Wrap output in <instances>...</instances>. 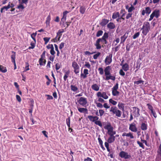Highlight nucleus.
Here are the masks:
<instances>
[{"mask_svg": "<svg viewBox=\"0 0 161 161\" xmlns=\"http://www.w3.org/2000/svg\"><path fill=\"white\" fill-rule=\"evenodd\" d=\"M43 40L45 42V44H47V43L49 42V40L50 39V37H45L43 38Z\"/></svg>", "mask_w": 161, "mask_h": 161, "instance_id": "obj_49", "label": "nucleus"}, {"mask_svg": "<svg viewBox=\"0 0 161 161\" xmlns=\"http://www.w3.org/2000/svg\"><path fill=\"white\" fill-rule=\"evenodd\" d=\"M151 29V26L150 23L148 22H145L143 24L142 28L141 30H142V33L144 36H146L149 31Z\"/></svg>", "mask_w": 161, "mask_h": 161, "instance_id": "obj_1", "label": "nucleus"}, {"mask_svg": "<svg viewBox=\"0 0 161 161\" xmlns=\"http://www.w3.org/2000/svg\"><path fill=\"white\" fill-rule=\"evenodd\" d=\"M0 71L3 73H5L7 71V69L6 67L0 65Z\"/></svg>", "mask_w": 161, "mask_h": 161, "instance_id": "obj_34", "label": "nucleus"}, {"mask_svg": "<svg viewBox=\"0 0 161 161\" xmlns=\"http://www.w3.org/2000/svg\"><path fill=\"white\" fill-rule=\"evenodd\" d=\"M69 13V12L67 11H65L63 12V16L61 19V21L63 22H64L66 20L67 14Z\"/></svg>", "mask_w": 161, "mask_h": 161, "instance_id": "obj_21", "label": "nucleus"}, {"mask_svg": "<svg viewBox=\"0 0 161 161\" xmlns=\"http://www.w3.org/2000/svg\"><path fill=\"white\" fill-rule=\"evenodd\" d=\"M151 11V10L150 8L149 7H147L145 8V10H143L142 12V15H144L145 13L149 14H150Z\"/></svg>", "mask_w": 161, "mask_h": 161, "instance_id": "obj_12", "label": "nucleus"}, {"mask_svg": "<svg viewBox=\"0 0 161 161\" xmlns=\"http://www.w3.org/2000/svg\"><path fill=\"white\" fill-rule=\"evenodd\" d=\"M125 104L124 103H119L118 106L119 109L122 110V111H124L125 108Z\"/></svg>", "mask_w": 161, "mask_h": 161, "instance_id": "obj_30", "label": "nucleus"}, {"mask_svg": "<svg viewBox=\"0 0 161 161\" xmlns=\"http://www.w3.org/2000/svg\"><path fill=\"white\" fill-rule=\"evenodd\" d=\"M108 37V34L107 32H105L103 34V35L100 39H107Z\"/></svg>", "mask_w": 161, "mask_h": 161, "instance_id": "obj_39", "label": "nucleus"}, {"mask_svg": "<svg viewBox=\"0 0 161 161\" xmlns=\"http://www.w3.org/2000/svg\"><path fill=\"white\" fill-rule=\"evenodd\" d=\"M51 16L50 15H49L47 17L46 20V23L47 25V26H50V22L51 20Z\"/></svg>", "mask_w": 161, "mask_h": 161, "instance_id": "obj_28", "label": "nucleus"}, {"mask_svg": "<svg viewBox=\"0 0 161 161\" xmlns=\"http://www.w3.org/2000/svg\"><path fill=\"white\" fill-rule=\"evenodd\" d=\"M133 109V114L135 117H138L140 115V109L137 107H132Z\"/></svg>", "mask_w": 161, "mask_h": 161, "instance_id": "obj_8", "label": "nucleus"}, {"mask_svg": "<svg viewBox=\"0 0 161 161\" xmlns=\"http://www.w3.org/2000/svg\"><path fill=\"white\" fill-rule=\"evenodd\" d=\"M132 13H129L126 14V19H128L129 18L131 17L132 15Z\"/></svg>", "mask_w": 161, "mask_h": 161, "instance_id": "obj_62", "label": "nucleus"}, {"mask_svg": "<svg viewBox=\"0 0 161 161\" xmlns=\"http://www.w3.org/2000/svg\"><path fill=\"white\" fill-rule=\"evenodd\" d=\"M141 128L142 130H146L147 129V124L145 123H142L141 125Z\"/></svg>", "mask_w": 161, "mask_h": 161, "instance_id": "obj_31", "label": "nucleus"}, {"mask_svg": "<svg viewBox=\"0 0 161 161\" xmlns=\"http://www.w3.org/2000/svg\"><path fill=\"white\" fill-rule=\"evenodd\" d=\"M96 53V52H93L92 53H90L89 51H86L84 52V53L86 55H90L92 54L93 53Z\"/></svg>", "mask_w": 161, "mask_h": 161, "instance_id": "obj_59", "label": "nucleus"}, {"mask_svg": "<svg viewBox=\"0 0 161 161\" xmlns=\"http://www.w3.org/2000/svg\"><path fill=\"white\" fill-rule=\"evenodd\" d=\"M113 54L110 53L108 56H107L104 60V62L106 65L110 64L112 61V57Z\"/></svg>", "mask_w": 161, "mask_h": 161, "instance_id": "obj_7", "label": "nucleus"}, {"mask_svg": "<svg viewBox=\"0 0 161 161\" xmlns=\"http://www.w3.org/2000/svg\"><path fill=\"white\" fill-rule=\"evenodd\" d=\"M64 32V29H60L58 30V32L57 33V36H61L62 35V33Z\"/></svg>", "mask_w": 161, "mask_h": 161, "instance_id": "obj_38", "label": "nucleus"}, {"mask_svg": "<svg viewBox=\"0 0 161 161\" xmlns=\"http://www.w3.org/2000/svg\"><path fill=\"white\" fill-rule=\"evenodd\" d=\"M144 82V81L142 80H139L137 81H134V84H135L136 85H139L140 84L142 83L143 84V83Z\"/></svg>", "mask_w": 161, "mask_h": 161, "instance_id": "obj_56", "label": "nucleus"}, {"mask_svg": "<svg viewBox=\"0 0 161 161\" xmlns=\"http://www.w3.org/2000/svg\"><path fill=\"white\" fill-rule=\"evenodd\" d=\"M107 27L109 29H113L115 28V25L113 23L110 22L108 24Z\"/></svg>", "mask_w": 161, "mask_h": 161, "instance_id": "obj_24", "label": "nucleus"}, {"mask_svg": "<svg viewBox=\"0 0 161 161\" xmlns=\"http://www.w3.org/2000/svg\"><path fill=\"white\" fill-rule=\"evenodd\" d=\"M111 69V67L109 66H108L105 68L104 70V72L106 77L110 75V70Z\"/></svg>", "mask_w": 161, "mask_h": 161, "instance_id": "obj_15", "label": "nucleus"}, {"mask_svg": "<svg viewBox=\"0 0 161 161\" xmlns=\"http://www.w3.org/2000/svg\"><path fill=\"white\" fill-rule=\"evenodd\" d=\"M119 93V92L117 90L112 91V94L113 96H118Z\"/></svg>", "mask_w": 161, "mask_h": 161, "instance_id": "obj_44", "label": "nucleus"}, {"mask_svg": "<svg viewBox=\"0 0 161 161\" xmlns=\"http://www.w3.org/2000/svg\"><path fill=\"white\" fill-rule=\"evenodd\" d=\"M127 37V36L126 35V34H125L123 36H121L120 37L121 41L120 44L124 43Z\"/></svg>", "mask_w": 161, "mask_h": 161, "instance_id": "obj_26", "label": "nucleus"}, {"mask_svg": "<svg viewBox=\"0 0 161 161\" xmlns=\"http://www.w3.org/2000/svg\"><path fill=\"white\" fill-rule=\"evenodd\" d=\"M12 53L13 54L11 55V61L12 63L15 62V58L16 56L15 52L12 51Z\"/></svg>", "mask_w": 161, "mask_h": 161, "instance_id": "obj_27", "label": "nucleus"}, {"mask_svg": "<svg viewBox=\"0 0 161 161\" xmlns=\"http://www.w3.org/2000/svg\"><path fill=\"white\" fill-rule=\"evenodd\" d=\"M109 103H111L114 105H116L117 103V102L116 101L113 100L112 99H109Z\"/></svg>", "mask_w": 161, "mask_h": 161, "instance_id": "obj_48", "label": "nucleus"}, {"mask_svg": "<svg viewBox=\"0 0 161 161\" xmlns=\"http://www.w3.org/2000/svg\"><path fill=\"white\" fill-rule=\"evenodd\" d=\"M72 66L74 69V72L76 74H77L79 72V66L77 63L75 61L72 63Z\"/></svg>", "mask_w": 161, "mask_h": 161, "instance_id": "obj_6", "label": "nucleus"}, {"mask_svg": "<svg viewBox=\"0 0 161 161\" xmlns=\"http://www.w3.org/2000/svg\"><path fill=\"white\" fill-rule=\"evenodd\" d=\"M109 79L112 80H115V77L111 75V74L106 77L105 79L106 80H108Z\"/></svg>", "mask_w": 161, "mask_h": 161, "instance_id": "obj_29", "label": "nucleus"}, {"mask_svg": "<svg viewBox=\"0 0 161 161\" xmlns=\"http://www.w3.org/2000/svg\"><path fill=\"white\" fill-rule=\"evenodd\" d=\"M115 140V136H113V135H111V136H109V137L108 138L107 142L109 143H111L114 142Z\"/></svg>", "mask_w": 161, "mask_h": 161, "instance_id": "obj_20", "label": "nucleus"}, {"mask_svg": "<svg viewBox=\"0 0 161 161\" xmlns=\"http://www.w3.org/2000/svg\"><path fill=\"white\" fill-rule=\"evenodd\" d=\"M77 102L79 104L84 107L87 106V98L84 97H81L77 100Z\"/></svg>", "mask_w": 161, "mask_h": 161, "instance_id": "obj_4", "label": "nucleus"}, {"mask_svg": "<svg viewBox=\"0 0 161 161\" xmlns=\"http://www.w3.org/2000/svg\"><path fill=\"white\" fill-rule=\"evenodd\" d=\"M125 136L130 137V138L131 139L134 138V136L133 135V133L130 132L128 133H126L125 132L123 133L122 134V136Z\"/></svg>", "mask_w": 161, "mask_h": 161, "instance_id": "obj_18", "label": "nucleus"}, {"mask_svg": "<svg viewBox=\"0 0 161 161\" xmlns=\"http://www.w3.org/2000/svg\"><path fill=\"white\" fill-rule=\"evenodd\" d=\"M36 35V33H33L31 35V37L33 39L34 41L36 42L35 37Z\"/></svg>", "mask_w": 161, "mask_h": 161, "instance_id": "obj_51", "label": "nucleus"}, {"mask_svg": "<svg viewBox=\"0 0 161 161\" xmlns=\"http://www.w3.org/2000/svg\"><path fill=\"white\" fill-rule=\"evenodd\" d=\"M109 21V20L107 19H103L101 20V22H100L99 24L101 26L103 27Z\"/></svg>", "mask_w": 161, "mask_h": 161, "instance_id": "obj_16", "label": "nucleus"}, {"mask_svg": "<svg viewBox=\"0 0 161 161\" xmlns=\"http://www.w3.org/2000/svg\"><path fill=\"white\" fill-rule=\"evenodd\" d=\"M137 143L139 145V146L142 148L143 149L144 148V146L142 142H140L139 141H137Z\"/></svg>", "mask_w": 161, "mask_h": 161, "instance_id": "obj_58", "label": "nucleus"}, {"mask_svg": "<svg viewBox=\"0 0 161 161\" xmlns=\"http://www.w3.org/2000/svg\"><path fill=\"white\" fill-rule=\"evenodd\" d=\"M114 114H115L118 117H120L121 115V112L119 110H118L115 112Z\"/></svg>", "mask_w": 161, "mask_h": 161, "instance_id": "obj_37", "label": "nucleus"}, {"mask_svg": "<svg viewBox=\"0 0 161 161\" xmlns=\"http://www.w3.org/2000/svg\"><path fill=\"white\" fill-rule=\"evenodd\" d=\"M129 129L131 131L136 132L137 131V129L136 124L133 123L130 125Z\"/></svg>", "mask_w": 161, "mask_h": 161, "instance_id": "obj_11", "label": "nucleus"}, {"mask_svg": "<svg viewBox=\"0 0 161 161\" xmlns=\"http://www.w3.org/2000/svg\"><path fill=\"white\" fill-rule=\"evenodd\" d=\"M119 74L120 75L124 76L125 75V73L122 69H121L119 71Z\"/></svg>", "mask_w": 161, "mask_h": 161, "instance_id": "obj_63", "label": "nucleus"}, {"mask_svg": "<svg viewBox=\"0 0 161 161\" xmlns=\"http://www.w3.org/2000/svg\"><path fill=\"white\" fill-rule=\"evenodd\" d=\"M120 46V44H119L118 46H116L114 48H112V50H114V53L118 51L119 48V47Z\"/></svg>", "mask_w": 161, "mask_h": 161, "instance_id": "obj_41", "label": "nucleus"}, {"mask_svg": "<svg viewBox=\"0 0 161 161\" xmlns=\"http://www.w3.org/2000/svg\"><path fill=\"white\" fill-rule=\"evenodd\" d=\"M118 109L116 107L113 106L111 107L110 110V112H112L114 114L116 111Z\"/></svg>", "mask_w": 161, "mask_h": 161, "instance_id": "obj_33", "label": "nucleus"}, {"mask_svg": "<svg viewBox=\"0 0 161 161\" xmlns=\"http://www.w3.org/2000/svg\"><path fill=\"white\" fill-rule=\"evenodd\" d=\"M118 83H116V84L114 86V87L112 88V91H116L118 89Z\"/></svg>", "mask_w": 161, "mask_h": 161, "instance_id": "obj_47", "label": "nucleus"}, {"mask_svg": "<svg viewBox=\"0 0 161 161\" xmlns=\"http://www.w3.org/2000/svg\"><path fill=\"white\" fill-rule=\"evenodd\" d=\"M87 118L89 120L92 122H94V123L100 127H102L103 126L100 120H98L99 117L97 116H93L92 115H88Z\"/></svg>", "mask_w": 161, "mask_h": 161, "instance_id": "obj_2", "label": "nucleus"}, {"mask_svg": "<svg viewBox=\"0 0 161 161\" xmlns=\"http://www.w3.org/2000/svg\"><path fill=\"white\" fill-rule=\"evenodd\" d=\"M150 112L151 113H150V115L151 116H152L153 115L155 118H157V115L154 110L150 111Z\"/></svg>", "mask_w": 161, "mask_h": 161, "instance_id": "obj_43", "label": "nucleus"}, {"mask_svg": "<svg viewBox=\"0 0 161 161\" xmlns=\"http://www.w3.org/2000/svg\"><path fill=\"white\" fill-rule=\"evenodd\" d=\"M120 65L122 67V69L124 70L125 71H128L129 69V66L128 64L126 63H125V64H120Z\"/></svg>", "mask_w": 161, "mask_h": 161, "instance_id": "obj_17", "label": "nucleus"}, {"mask_svg": "<svg viewBox=\"0 0 161 161\" xmlns=\"http://www.w3.org/2000/svg\"><path fill=\"white\" fill-rule=\"evenodd\" d=\"M98 71L99 72V73L100 75H102L104 73L103 69V68L102 67H100L98 68Z\"/></svg>", "mask_w": 161, "mask_h": 161, "instance_id": "obj_57", "label": "nucleus"}, {"mask_svg": "<svg viewBox=\"0 0 161 161\" xmlns=\"http://www.w3.org/2000/svg\"><path fill=\"white\" fill-rule=\"evenodd\" d=\"M85 67H86L89 69H91V66L90 63L88 62H86L85 64L84 65Z\"/></svg>", "mask_w": 161, "mask_h": 161, "instance_id": "obj_40", "label": "nucleus"}, {"mask_svg": "<svg viewBox=\"0 0 161 161\" xmlns=\"http://www.w3.org/2000/svg\"><path fill=\"white\" fill-rule=\"evenodd\" d=\"M102 97L105 99H107L108 98V96L107 95L105 92H102Z\"/></svg>", "mask_w": 161, "mask_h": 161, "instance_id": "obj_52", "label": "nucleus"}, {"mask_svg": "<svg viewBox=\"0 0 161 161\" xmlns=\"http://www.w3.org/2000/svg\"><path fill=\"white\" fill-rule=\"evenodd\" d=\"M135 8L134 6L131 5V6L129 8L128 11L129 13H131L132 11L135 10Z\"/></svg>", "mask_w": 161, "mask_h": 161, "instance_id": "obj_53", "label": "nucleus"}, {"mask_svg": "<svg viewBox=\"0 0 161 161\" xmlns=\"http://www.w3.org/2000/svg\"><path fill=\"white\" fill-rule=\"evenodd\" d=\"M43 58H41L39 60V64L40 65H45V62L43 63Z\"/></svg>", "mask_w": 161, "mask_h": 161, "instance_id": "obj_45", "label": "nucleus"}, {"mask_svg": "<svg viewBox=\"0 0 161 161\" xmlns=\"http://www.w3.org/2000/svg\"><path fill=\"white\" fill-rule=\"evenodd\" d=\"M156 18H158L160 15V11L158 10H154L152 13Z\"/></svg>", "mask_w": 161, "mask_h": 161, "instance_id": "obj_19", "label": "nucleus"}, {"mask_svg": "<svg viewBox=\"0 0 161 161\" xmlns=\"http://www.w3.org/2000/svg\"><path fill=\"white\" fill-rule=\"evenodd\" d=\"M83 73L84 74H83L82 73V72L81 71L80 76L81 78L85 79L87 76V75L89 74L88 70L87 69H85L83 71Z\"/></svg>", "mask_w": 161, "mask_h": 161, "instance_id": "obj_14", "label": "nucleus"}, {"mask_svg": "<svg viewBox=\"0 0 161 161\" xmlns=\"http://www.w3.org/2000/svg\"><path fill=\"white\" fill-rule=\"evenodd\" d=\"M91 88L92 90L96 91H97L99 90V87L96 84H94L91 86Z\"/></svg>", "mask_w": 161, "mask_h": 161, "instance_id": "obj_22", "label": "nucleus"}, {"mask_svg": "<svg viewBox=\"0 0 161 161\" xmlns=\"http://www.w3.org/2000/svg\"><path fill=\"white\" fill-rule=\"evenodd\" d=\"M101 54V53L100 52H98L96 54H94L93 55V58L94 59H97V58Z\"/></svg>", "mask_w": 161, "mask_h": 161, "instance_id": "obj_55", "label": "nucleus"}, {"mask_svg": "<svg viewBox=\"0 0 161 161\" xmlns=\"http://www.w3.org/2000/svg\"><path fill=\"white\" fill-rule=\"evenodd\" d=\"M70 118L69 117L66 119V123L68 127H70Z\"/></svg>", "mask_w": 161, "mask_h": 161, "instance_id": "obj_46", "label": "nucleus"}, {"mask_svg": "<svg viewBox=\"0 0 161 161\" xmlns=\"http://www.w3.org/2000/svg\"><path fill=\"white\" fill-rule=\"evenodd\" d=\"M119 156L125 159H129L131 157L130 153L124 151H121L119 153Z\"/></svg>", "mask_w": 161, "mask_h": 161, "instance_id": "obj_5", "label": "nucleus"}, {"mask_svg": "<svg viewBox=\"0 0 161 161\" xmlns=\"http://www.w3.org/2000/svg\"><path fill=\"white\" fill-rule=\"evenodd\" d=\"M47 48L48 49H51L50 53L52 55H54L55 54V52L54 50V47L52 44H48L47 46Z\"/></svg>", "mask_w": 161, "mask_h": 161, "instance_id": "obj_10", "label": "nucleus"}, {"mask_svg": "<svg viewBox=\"0 0 161 161\" xmlns=\"http://www.w3.org/2000/svg\"><path fill=\"white\" fill-rule=\"evenodd\" d=\"M78 111L80 113H83L84 114H88V110L86 108H80L78 106L77 107Z\"/></svg>", "mask_w": 161, "mask_h": 161, "instance_id": "obj_13", "label": "nucleus"}, {"mask_svg": "<svg viewBox=\"0 0 161 161\" xmlns=\"http://www.w3.org/2000/svg\"><path fill=\"white\" fill-rule=\"evenodd\" d=\"M120 16L119 13V12H114L113 13L112 18L113 19H115L117 17H119Z\"/></svg>", "mask_w": 161, "mask_h": 161, "instance_id": "obj_32", "label": "nucleus"}, {"mask_svg": "<svg viewBox=\"0 0 161 161\" xmlns=\"http://www.w3.org/2000/svg\"><path fill=\"white\" fill-rule=\"evenodd\" d=\"M64 42H61L59 45V48L60 49H62L64 46Z\"/></svg>", "mask_w": 161, "mask_h": 161, "instance_id": "obj_64", "label": "nucleus"}, {"mask_svg": "<svg viewBox=\"0 0 161 161\" xmlns=\"http://www.w3.org/2000/svg\"><path fill=\"white\" fill-rule=\"evenodd\" d=\"M86 9V8L85 6H81L80 7V12L82 14H83L85 13Z\"/></svg>", "mask_w": 161, "mask_h": 161, "instance_id": "obj_25", "label": "nucleus"}, {"mask_svg": "<svg viewBox=\"0 0 161 161\" xmlns=\"http://www.w3.org/2000/svg\"><path fill=\"white\" fill-rule=\"evenodd\" d=\"M6 7V6H3L1 9L0 12L1 13L5 12L6 11H7L8 9L5 8Z\"/></svg>", "mask_w": 161, "mask_h": 161, "instance_id": "obj_60", "label": "nucleus"}, {"mask_svg": "<svg viewBox=\"0 0 161 161\" xmlns=\"http://www.w3.org/2000/svg\"><path fill=\"white\" fill-rule=\"evenodd\" d=\"M17 8L19 9H23L24 8V7L22 5V4H20L18 6Z\"/></svg>", "mask_w": 161, "mask_h": 161, "instance_id": "obj_61", "label": "nucleus"}, {"mask_svg": "<svg viewBox=\"0 0 161 161\" xmlns=\"http://www.w3.org/2000/svg\"><path fill=\"white\" fill-rule=\"evenodd\" d=\"M161 160V144L159 147L157 151V155L156 158V161H160Z\"/></svg>", "mask_w": 161, "mask_h": 161, "instance_id": "obj_9", "label": "nucleus"}, {"mask_svg": "<svg viewBox=\"0 0 161 161\" xmlns=\"http://www.w3.org/2000/svg\"><path fill=\"white\" fill-rule=\"evenodd\" d=\"M36 42L34 41L31 42V43L30 45L31 46L29 47L28 49H34L36 46Z\"/></svg>", "mask_w": 161, "mask_h": 161, "instance_id": "obj_36", "label": "nucleus"}, {"mask_svg": "<svg viewBox=\"0 0 161 161\" xmlns=\"http://www.w3.org/2000/svg\"><path fill=\"white\" fill-rule=\"evenodd\" d=\"M140 33L139 32H137L136 33L132 36L133 39H135L138 37L139 36Z\"/></svg>", "mask_w": 161, "mask_h": 161, "instance_id": "obj_54", "label": "nucleus"}, {"mask_svg": "<svg viewBox=\"0 0 161 161\" xmlns=\"http://www.w3.org/2000/svg\"><path fill=\"white\" fill-rule=\"evenodd\" d=\"M100 42H103V44H106L107 43V39L98 38L94 43V45L96 46V49H100L102 47L100 44Z\"/></svg>", "mask_w": 161, "mask_h": 161, "instance_id": "obj_3", "label": "nucleus"}, {"mask_svg": "<svg viewBox=\"0 0 161 161\" xmlns=\"http://www.w3.org/2000/svg\"><path fill=\"white\" fill-rule=\"evenodd\" d=\"M147 106L148 107V108L150 111L154 110L153 107L150 104H147Z\"/></svg>", "mask_w": 161, "mask_h": 161, "instance_id": "obj_50", "label": "nucleus"}, {"mask_svg": "<svg viewBox=\"0 0 161 161\" xmlns=\"http://www.w3.org/2000/svg\"><path fill=\"white\" fill-rule=\"evenodd\" d=\"M104 128L105 129L107 130L108 131L113 128L111 125L110 123L109 122L107 123V124L104 127Z\"/></svg>", "mask_w": 161, "mask_h": 161, "instance_id": "obj_23", "label": "nucleus"}, {"mask_svg": "<svg viewBox=\"0 0 161 161\" xmlns=\"http://www.w3.org/2000/svg\"><path fill=\"white\" fill-rule=\"evenodd\" d=\"M70 88L71 91L74 92H76L78 90V87L75 85H71Z\"/></svg>", "mask_w": 161, "mask_h": 161, "instance_id": "obj_35", "label": "nucleus"}, {"mask_svg": "<svg viewBox=\"0 0 161 161\" xmlns=\"http://www.w3.org/2000/svg\"><path fill=\"white\" fill-rule=\"evenodd\" d=\"M103 33V31L102 30H99L97 31L96 34V36L99 37L102 36Z\"/></svg>", "mask_w": 161, "mask_h": 161, "instance_id": "obj_42", "label": "nucleus"}]
</instances>
